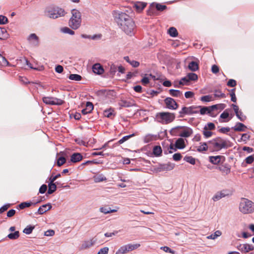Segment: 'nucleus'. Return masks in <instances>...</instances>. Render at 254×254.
I'll list each match as a JSON object with an SVG mask.
<instances>
[{"label": "nucleus", "instance_id": "nucleus-1", "mask_svg": "<svg viewBox=\"0 0 254 254\" xmlns=\"http://www.w3.org/2000/svg\"><path fill=\"white\" fill-rule=\"evenodd\" d=\"M209 150L212 151H219L222 149H228L233 146L230 140L221 137H217L208 141Z\"/></svg>", "mask_w": 254, "mask_h": 254}, {"label": "nucleus", "instance_id": "nucleus-2", "mask_svg": "<svg viewBox=\"0 0 254 254\" xmlns=\"http://www.w3.org/2000/svg\"><path fill=\"white\" fill-rule=\"evenodd\" d=\"M175 119V114L170 112H159L156 113L155 121L162 125L169 124Z\"/></svg>", "mask_w": 254, "mask_h": 254}, {"label": "nucleus", "instance_id": "nucleus-3", "mask_svg": "<svg viewBox=\"0 0 254 254\" xmlns=\"http://www.w3.org/2000/svg\"><path fill=\"white\" fill-rule=\"evenodd\" d=\"M72 16L69 21V25L73 29H78L81 23V14L79 11L73 9L71 10Z\"/></svg>", "mask_w": 254, "mask_h": 254}, {"label": "nucleus", "instance_id": "nucleus-4", "mask_svg": "<svg viewBox=\"0 0 254 254\" xmlns=\"http://www.w3.org/2000/svg\"><path fill=\"white\" fill-rule=\"evenodd\" d=\"M113 15L115 20L119 26L123 25V24L125 23L126 21L128 22V24H132V18L125 12L120 11H114ZM129 25L131 26V25Z\"/></svg>", "mask_w": 254, "mask_h": 254}, {"label": "nucleus", "instance_id": "nucleus-5", "mask_svg": "<svg viewBox=\"0 0 254 254\" xmlns=\"http://www.w3.org/2000/svg\"><path fill=\"white\" fill-rule=\"evenodd\" d=\"M239 210L243 214L251 213L254 211V204L249 199L242 198L239 204Z\"/></svg>", "mask_w": 254, "mask_h": 254}, {"label": "nucleus", "instance_id": "nucleus-6", "mask_svg": "<svg viewBox=\"0 0 254 254\" xmlns=\"http://www.w3.org/2000/svg\"><path fill=\"white\" fill-rule=\"evenodd\" d=\"M46 12L48 16L53 19H56L64 16L65 12L64 10L58 6H54L48 8Z\"/></svg>", "mask_w": 254, "mask_h": 254}, {"label": "nucleus", "instance_id": "nucleus-7", "mask_svg": "<svg viewBox=\"0 0 254 254\" xmlns=\"http://www.w3.org/2000/svg\"><path fill=\"white\" fill-rule=\"evenodd\" d=\"M139 244H128L121 247L115 254H126L140 247Z\"/></svg>", "mask_w": 254, "mask_h": 254}, {"label": "nucleus", "instance_id": "nucleus-8", "mask_svg": "<svg viewBox=\"0 0 254 254\" xmlns=\"http://www.w3.org/2000/svg\"><path fill=\"white\" fill-rule=\"evenodd\" d=\"M199 108H201L200 106H191L189 107H184L182 110L179 111V118H183L185 115H192L194 114H197L199 112L197 110Z\"/></svg>", "mask_w": 254, "mask_h": 254}, {"label": "nucleus", "instance_id": "nucleus-9", "mask_svg": "<svg viewBox=\"0 0 254 254\" xmlns=\"http://www.w3.org/2000/svg\"><path fill=\"white\" fill-rule=\"evenodd\" d=\"M42 100L43 102L50 105H62L64 103V101L54 97H44Z\"/></svg>", "mask_w": 254, "mask_h": 254}, {"label": "nucleus", "instance_id": "nucleus-10", "mask_svg": "<svg viewBox=\"0 0 254 254\" xmlns=\"http://www.w3.org/2000/svg\"><path fill=\"white\" fill-rule=\"evenodd\" d=\"M155 8L157 10L163 11L167 8L165 5H162L160 3L154 4L152 3L150 4L149 8L147 11V14L149 15H153L155 12Z\"/></svg>", "mask_w": 254, "mask_h": 254}, {"label": "nucleus", "instance_id": "nucleus-11", "mask_svg": "<svg viewBox=\"0 0 254 254\" xmlns=\"http://www.w3.org/2000/svg\"><path fill=\"white\" fill-rule=\"evenodd\" d=\"M129 25H131V26L129 25L128 22L126 21L125 23L123 24V25H121L119 27L127 34L131 36L134 34L133 31L135 28V24L132 19V24Z\"/></svg>", "mask_w": 254, "mask_h": 254}, {"label": "nucleus", "instance_id": "nucleus-12", "mask_svg": "<svg viewBox=\"0 0 254 254\" xmlns=\"http://www.w3.org/2000/svg\"><path fill=\"white\" fill-rule=\"evenodd\" d=\"M165 103L168 109L171 110H176L178 108V105L175 100L171 98L167 97L164 100Z\"/></svg>", "mask_w": 254, "mask_h": 254}, {"label": "nucleus", "instance_id": "nucleus-13", "mask_svg": "<svg viewBox=\"0 0 254 254\" xmlns=\"http://www.w3.org/2000/svg\"><path fill=\"white\" fill-rule=\"evenodd\" d=\"M120 109L125 107H130L136 106V104L133 100H121L118 103Z\"/></svg>", "mask_w": 254, "mask_h": 254}, {"label": "nucleus", "instance_id": "nucleus-14", "mask_svg": "<svg viewBox=\"0 0 254 254\" xmlns=\"http://www.w3.org/2000/svg\"><path fill=\"white\" fill-rule=\"evenodd\" d=\"M237 248L242 253H247L254 250L253 245L249 244H240Z\"/></svg>", "mask_w": 254, "mask_h": 254}, {"label": "nucleus", "instance_id": "nucleus-15", "mask_svg": "<svg viewBox=\"0 0 254 254\" xmlns=\"http://www.w3.org/2000/svg\"><path fill=\"white\" fill-rule=\"evenodd\" d=\"M216 169L225 175H228L231 171V167L228 164H221L217 167Z\"/></svg>", "mask_w": 254, "mask_h": 254}, {"label": "nucleus", "instance_id": "nucleus-16", "mask_svg": "<svg viewBox=\"0 0 254 254\" xmlns=\"http://www.w3.org/2000/svg\"><path fill=\"white\" fill-rule=\"evenodd\" d=\"M193 133L192 129L189 127H185L181 129V132L180 136L182 137H188Z\"/></svg>", "mask_w": 254, "mask_h": 254}, {"label": "nucleus", "instance_id": "nucleus-17", "mask_svg": "<svg viewBox=\"0 0 254 254\" xmlns=\"http://www.w3.org/2000/svg\"><path fill=\"white\" fill-rule=\"evenodd\" d=\"M93 71L97 74H102L104 72V69L103 66L99 63H96L93 64L92 66Z\"/></svg>", "mask_w": 254, "mask_h": 254}, {"label": "nucleus", "instance_id": "nucleus-18", "mask_svg": "<svg viewBox=\"0 0 254 254\" xmlns=\"http://www.w3.org/2000/svg\"><path fill=\"white\" fill-rule=\"evenodd\" d=\"M27 40L33 45L37 46L39 45V38L34 33L31 34L28 37Z\"/></svg>", "mask_w": 254, "mask_h": 254}, {"label": "nucleus", "instance_id": "nucleus-19", "mask_svg": "<svg viewBox=\"0 0 254 254\" xmlns=\"http://www.w3.org/2000/svg\"><path fill=\"white\" fill-rule=\"evenodd\" d=\"M52 205L50 203L44 204L39 208L37 213L40 215L43 214L47 211L50 210L52 208Z\"/></svg>", "mask_w": 254, "mask_h": 254}, {"label": "nucleus", "instance_id": "nucleus-20", "mask_svg": "<svg viewBox=\"0 0 254 254\" xmlns=\"http://www.w3.org/2000/svg\"><path fill=\"white\" fill-rule=\"evenodd\" d=\"M227 195L228 194L226 193V190H223L216 193L213 196L212 199L214 201H217Z\"/></svg>", "mask_w": 254, "mask_h": 254}, {"label": "nucleus", "instance_id": "nucleus-21", "mask_svg": "<svg viewBox=\"0 0 254 254\" xmlns=\"http://www.w3.org/2000/svg\"><path fill=\"white\" fill-rule=\"evenodd\" d=\"M175 166V164L174 163L171 162H168L166 164H163L160 165V169L162 171H170L173 170Z\"/></svg>", "mask_w": 254, "mask_h": 254}, {"label": "nucleus", "instance_id": "nucleus-22", "mask_svg": "<svg viewBox=\"0 0 254 254\" xmlns=\"http://www.w3.org/2000/svg\"><path fill=\"white\" fill-rule=\"evenodd\" d=\"M183 127H185V126H178L172 128L170 131V133L172 136H180V134L181 132V129H182Z\"/></svg>", "mask_w": 254, "mask_h": 254}, {"label": "nucleus", "instance_id": "nucleus-23", "mask_svg": "<svg viewBox=\"0 0 254 254\" xmlns=\"http://www.w3.org/2000/svg\"><path fill=\"white\" fill-rule=\"evenodd\" d=\"M95 242L96 240H94L93 238L90 239V240L85 241L83 242L81 246V248L83 250L89 248L95 243Z\"/></svg>", "mask_w": 254, "mask_h": 254}, {"label": "nucleus", "instance_id": "nucleus-24", "mask_svg": "<svg viewBox=\"0 0 254 254\" xmlns=\"http://www.w3.org/2000/svg\"><path fill=\"white\" fill-rule=\"evenodd\" d=\"M93 105L90 102H87L86 104V108L82 110L81 112L83 115H86L91 112L93 109Z\"/></svg>", "mask_w": 254, "mask_h": 254}, {"label": "nucleus", "instance_id": "nucleus-25", "mask_svg": "<svg viewBox=\"0 0 254 254\" xmlns=\"http://www.w3.org/2000/svg\"><path fill=\"white\" fill-rule=\"evenodd\" d=\"M83 158L82 155L79 153H74L70 157V161L73 163L78 162Z\"/></svg>", "mask_w": 254, "mask_h": 254}, {"label": "nucleus", "instance_id": "nucleus-26", "mask_svg": "<svg viewBox=\"0 0 254 254\" xmlns=\"http://www.w3.org/2000/svg\"><path fill=\"white\" fill-rule=\"evenodd\" d=\"M247 128L244 124L238 122L236 123L235 127H232V129L236 131H245Z\"/></svg>", "mask_w": 254, "mask_h": 254}, {"label": "nucleus", "instance_id": "nucleus-27", "mask_svg": "<svg viewBox=\"0 0 254 254\" xmlns=\"http://www.w3.org/2000/svg\"><path fill=\"white\" fill-rule=\"evenodd\" d=\"M57 185H59V182H57L56 183H52L50 182L48 184V190L47 191V193L49 194H51L57 190Z\"/></svg>", "mask_w": 254, "mask_h": 254}, {"label": "nucleus", "instance_id": "nucleus-28", "mask_svg": "<svg viewBox=\"0 0 254 254\" xmlns=\"http://www.w3.org/2000/svg\"><path fill=\"white\" fill-rule=\"evenodd\" d=\"M157 139V135L148 134H146L144 137L143 141L145 143H148L153 140H156Z\"/></svg>", "mask_w": 254, "mask_h": 254}, {"label": "nucleus", "instance_id": "nucleus-29", "mask_svg": "<svg viewBox=\"0 0 254 254\" xmlns=\"http://www.w3.org/2000/svg\"><path fill=\"white\" fill-rule=\"evenodd\" d=\"M175 147L177 149H182L186 147L184 139L182 138H178L175 142Z\"/></svg>", "mask_w": 254, "mask_h": 254}, {"label": "nucleus", "instance_id": "nucleus-30", "mask_svg": "<svg viewBox=\"0 0 254 254\" xmlns=\"http://www.w3.org/2000/svg\"><path fill=\"white\" fill-rule=\"evenodd\" d=\"M200 109V113L201 115H204L205 114H209L212 117H214V115H213L211 114L212 110L210 108V107H201V108H199Z\"/></svg>", "mask_w": 254, "mask_h": 254}, {"label": "nucleus", "instance_id": "nucleus-31", "mask_svg": "<svg viewBox=\"0 0 254 254\" xmlns=\"http://www.w3.org/2000/svg\"><path fill=\"white\" fill-rule=\"evenodd\" d=\"M222 158H224V157L220 155L216 156H209V160L211 163L216 165L220 162L221 159Z\"/></svg>", "mask_w": 254, "mask_h": 254}, {"label": "nucleus", "instance_id": "nucleus-32", "mask_svg": "<svg viewBox=\"0 0 254 254\" xmlns=\"http://www.w3.org/2000/svg\"><path fill=\"white\" fill-rule=\"evenodd\" d=\"M189 69L192 71H195L198 69V64L194 61L190 62L188 65Z\"/></svg>", "mask_w": 254, "mask_h": 254}, {"label": "nucleus", "instance_id": "nucleus-33", "mask_svg": "<svg viewBox=\"0 0 254 254\" xmlns=\"http://www.w3.org/2000/svg\"><path fill=\"white\" fill-rule=\"evenodd\" d=\"M9 34H8L5 28L0 27V39L5 40L8 38Z\"/></svg>", "mask_w": 254, "mask_h": 254}, {"label": "nucleus", "instance_id": "nucleus-34", "mask_svg": "<svg viewBox=\"0 0 254 254\" xmlns=\"http://www.w3.org/2000/svg\"><path fill=\"white\" fill-rule=\"evenodd\" d=\"M124 59L133 67H137L139 65V63L138 62L134 60H130L128 56H126Z\"/></svg>", "mask_w": 254, "mask_h": 254}, {"label": "nucleus", "instance_id": "nucleus-35", "mask_svg": "<svg viewBox=\"0 0 254 254\" xmlns=\"http://www.w3.org/2000/svg\"><path fill=\"white\" fill-rule=\"evenodd\" d=\"M146 5V3L142 2H137L134 4V7L135 8L137 11L140 12L145 8Z\"/></svg>", "mask_w": 254, "mask_h": 254}, {"label": "nucleus", "instance_id": "nucleus-36", "mask_svg": "<svg viewBox=\"0 0 254 254\" xmlns=\"http://www.w3.org/2000/svg\"><path fill=\"white\" fill-rule=\"evenodd\" d=\"M201 145H200L197 148V151L198 152H202L204 151H206L208 149H209V144L208 142H201Z\"/></svg>", "mask_w": 254, "mask_h": 254}, {"label": "nucleus", "instance_id": "nucleus-37", "mask_svg": "<svg viewBox=\"0 0 254 254\" xmlns=\"http://www.w3.org/2000/svg\"><path fill=\"white\" fill-rule=\"evenodd\" d=\"M169 93L175 97H180L183 95L182 92L179 90L170 89Z\"/></svg>", "mask_w": 254, "mask_h": 254}, {"label": "nucleus", "instance_id": "nucleus-38", "mask_svg": "<svg viewBox=\"0 0 254 254\" xmlns=\"http://www.w3.org/2000/svg\"><path fill=\"white\" fill-rule=\"evenodd\" d=\"M104 115L107 118H110L112 117V116H115V114L114 109L110 108L105 110L104 111Z\"/></svg>", "mask_w": 254, "mask_h": 254}, {"label": "nucleus", "instance_id": "nucleus-39", "mask_svg": "<svg viewBox=\"0 0 254 254\" xmlns=\"http://www.w3.org/2000/svg\"><path fill=\"white\" fill-rule=\"evenodd\" d=\"M162 151L160 146H155L153 149V154L155 156H160L162 154Z\"/></svg>", "mask_w": 254, "mask_h": 254}, {"label": "nucleus", "instance_id": "nucleus-40", "mask_svg": "<svg viewBox=\"0 0 254 254\" xmlns=\"http://www.w3.org/2000/svg\"><path fill=\"white\" fill-rule=\"evenodd\" d=\"M225 107H226V105L225 104H222V103L216 104V105H214L210 106V108L212 110V112L215 109L222 110L224 109H225Z\"/></svg>", "mask_w": 254, "mask_h": 254}, {"label": "nucleus", "instance_id": "nucleus-41", "mask_svg": "<svg viewBox=\"0 0 254 254\" xmlns=\"http://www.w3.org/2000/svg\"><path fill=\"white\" fill-rule=\"evenodd\" d=\"M187 78L190 81H196L198 79V76L196 74L190 72L187 74Z\"/></svg>", "mask_w": 254, "mask_h": 254}, {"label": "nucleus", "instance_id": "nucleus-42", "mask_svg": "<svg viewBox=\"0 0 254 254\" xmlns=\"http://www.w3.org/2000/svg\"><path fill=\"white\" fill-rule=\"evenodd\" d=\"M214 96L215 98H226V95L222 93L220 90L216 89L214 90Z\"/></svg>", "mask_w": 254, "mask_h": 254}, {"label": "nucleus", "instance_id": "nucleus-43", "mask_svg": "<svg viewBox=\"0 0 254 254\" xmlns=\"http://www.w3.org/2000/svg\"><path fill=\"white\" fill-rule=\"evenodd\" d=\"M7 237L10 240H16L19 237V232L18 231H15L14 233L9 234Z\"/></svg>", "mask_w": 254, "mask_h": 254}, {"label": "nucleus", "instance_id": "nucleus-44", "mask_svg": "<svg viewBox=\"0 0 254 254\" xmlns=\"http://www.w3.org/2000/svg\"><path fill=\"white\" fill-rule=\"evenodd\" d=\"M221 234H222L221 232L219 230H217V231H215L213 234L207 236V238L208 239L215 240L218 237L221 236Z\"/></svg>", "mask_w": 254, "mask_h": 254}, {"label": "nucleus", "instance_id": "nucleus-45", "mask_svg": "<svg viewBox=\"0 0 254 254\" xmlns=\"http://www.w3.org/2000/svg\"><path fill=\"white\" fill-rule=\"evenodd\" d=\"M168 32L169 35L172 37H176L178 34L176 28L174 27H170L168 30Z\"/></svg>", "mask_w": 254, "mask_h": 254}, {"label": "nucleus", "instance_id": "nucleus-46", "mask_svg": "<svg viewBox=\"0 0 254 254\" xmlns=\"http://www.w3.org/2000/svg\"><path fill=\"white\" fill-rule=\"evenodd\" d=\"M184 160L191 165H194L195 164V159L191 156H186L184 158Z\"/></svg>", "mask_w": 254, "mask_h": 254}, {"label": "nucleus", "instance_id": "nucleus-47", "mask_svg": "<svg viewBox=\"0 0 254 254\" xmlns=\"http://www.w3.org/2000/svg\"><path fill=\"white\" fill-rule=\"evenodd\" d=\"M94 181L96 183L103 182V181H106L107 180L106 178L102 174H100L99 175L95 176L94 177Z\"/></svg>", "mask_w": 254, "mask_h": 254}, {"label": "nucleus", "instance_id": "nucleus-48", "mask_svg": "<svg viewBox=\"0 0 254 254\" xmlns=\"http://www.w3.org/2000/svg\"><path fill=\"white\" fill-rule=\"evenodd\" d=\"M68 78L71 80L80 81L82 79V77L77 74H71L68 76Z\"/></svg>", "mask_w": 254, "mask_h": 254}, {"label": "nucleus", "instance_id": "nucleus-49", "mask_svg": "<svg viewBox=\"0 0 254 254\" xmlns=\"http://www.w3.org/2000/svg\"><path fill=\"white\" fill-rule=\"evenodd\" d=\"M34 228V226L28 225L25 229H24L23 232L27 235L30 234Z\"/></svg>", "mask_w": 254, "mask_h": 254}, {"label": "nucleus", "instance_id": "nucleus-50", "mask_svg": "<svg viewBox=\"0 0 254 254\" xmlns=\"http://www.w3.org/2000/svg\"><path fill=\"white\" fill-rule=\"evenodd\" d=\"M9 64V62L2 55L0 56V66H5Z\"/></svg>", "mask_w": 254, "mask_h": 254}, {"label": "nucleus", "instance_id": "nucleus-51", "mask_svg": "<svg viewBox=\"0 0 254 254\" xmlns=\"http://www.w3.org/2000/svg\"><path fill=\"white\" fill-rule=\"evenodd\" d=\"M61 31L62 32L64 33L68 34L71 35H73L74 34V32L67 27H64L61 28Z\"/></svg>", "mask_w": 254, "mask_h": 254}, {"label": "nucleus", "instance_id": "nucleus-52", "mask_svg": "<svg viewBox=\"0 0 254 254\" xmlns=\"http://www.w3.org/2000/svg\"><path fill=\"white\" fill-rule=\"evenodd\" d=\"M230 131V128L229 127H222L219 129L218 131L221 133L226 134L231 136H232L231 134H228V133Z\"/></svg>", "mask_w": 254, "mask_h": 254}, {"label": "nucleus", "instance_id": "nucleus-53", "mask_svg": "<svg viewBox=\"0 0 254 254\" xmlns=\"http://www.w3.org/2000/svg\"><path fill=\"white\" fill-rule=\"evenodd\" d=\"M32 203L30 202H23L18 205V207L19 209H22L26 207H30Z\"/></svg>", "mask_w": 254, "mask_h": 254}, {"label": "nucleus", "instance_id": "nucleus-54", "mask_svg": "<svg viewBox=\"0 0 254 254\" xmlns=\"http://www.w3.org/2000/svg\"><path fill=\"white\" fill-rule=\"evenodd\" d=\"M215 128V125L212 123H208L204 127L203 129L205 130H212Z\"/></svg>", "mask_w": 254, "mask_h": 254}, {"label": "nucleus", "instance_id": "nucleus-55", "mask_svg": "<svg viewBox=\"0 0 254 254\" xmlns=\"http://www.w3.org/2000/svg\"><path fill=\"white\" fill-rule=\"evenodd\" d=\"M134 135V134L133 133V134H130V135L125 136L123 137H122L121 139H120L118 141V143L119 144H121L123 143L125 141H126L127 140H128L131 137L133 136Z\"/></svg>", "mask_w": 254, "mask_h": 254}, {"label": "nucleus", "instance_id": "nucleus-56", "mask_svg": "<svg viewBox=\"0 0 254 254\" xmlns=\"http://www.w3.org/2000/svg\"><path fill=\"white\" fill-rule=\"evenodd\" d=\"M117 70V67L116 66V65L114 64H112L110 66L109 70L110 75H111L112 76H114Z\"/></svg>", "mask_w": 254, "mask_h": 254}, {"label": "nucleus", "instance_id": "nucleus-57", "mask_svg": "<svg viewBox=\"0 0 254 254\" xmlns=\"http://www.w3.org/2000/svg\"><path fill=\"white\" fill-rule=\"evenodd\" d=\"M237 117L242 122H244L246 120V116L243 115V112L240 111L238 112V114H236Z\"/></svg>", "mask_w": 254, "mask_h": 254}, {"label": "nucleus", "instance_id": "nucleus-58", "mask_svg": "<svg viewBox=\"0 0 254 254\" xmlns=\"http://www.w3.org/2000/svg\"><path fill=\"white\" fill-rule=\"evenodd\" d=\"M203 134L204 135V137L205 138H208L209 137H210L213 135V132L211 131L210 130H205L203 129V130L202 131Z\"/></svg>", "mask_w": 254, "mask_h": 254}, {"label": "nucleus", "instance_id": "nucleus-59", "mask_svg": "<svg viewBox=\"0 0 254 254\" xmlns=\"http://www.w3.org/2000/svg\"><path fill=\"white\" fill-rule=\"evenodd\" d=\"M200 100L203 102H209L212 100V97L210 95H205L200 98Z\"/></svg>", "mask_w": 254, "mask_h": 254}, {"label": "nucleus", "instance_id": "nucleus-60", "mask_svg": "<svg viewBox=\"0 0 254 254\" xmlns=\"http://www.w3.org/2000/svg\"><path fill=\"white\" fill-rule=\"evenodd\" d=\"M8 22L7 18L2 15H0V24H5Z\"/></svg>", "mask_w": 254, "mask_h": 254}, {"label": "nucleus", "instance_id": "nucleus-61", "mask_svg": "<svg viewBox=\"0 0 254 254\" xmlns=\"http://www.w3.org/2000/svg\"><path fill=\"white\" fill-rule=\"evenodd\" d=\"M65 161L66 160L64 157H60L57 161V165L59 166H61L65 163Z\"/></svg>", "mask_w": 254, "mask_h": 254}, {"label": "nucleus", "instance_id": "nucleus-62", "mask_svg": "<svg viewBox=\"0 0 254 254\" xmlns=\"http://www.w3.org/2000/svg\"><path fill=\"white\" fill-rule=\"evenodd\" d=\"M236 84H237L236 81L235 80L232 79H230L227 83V86L231 87H235L236 85Z\"/></svg>", "mask_w": 254, "mask_h": 254}, {"label": "nucleus", "instance_id": "nucleus-63", "mask_svg": "<svg viewBox=\"0 0 254 254\" xmlns=\"http://www.w3.org/2000/svg\"><path fill=\"white\" fill-rule=\"evenodd\" d=\"M182 157V156L180 153H175L173 156V160L176 161H180Z\"/></svg>", "mask_w": 254, "mask_h": 254}, {"label": "nucleus", "instance_id": "nucleus-64", "mask_svg": "<svg viewBox=\"0 0 254 254\" xmlns=\"http://www.w3.org/2000/svg\"><path fill=\"white\" fill-rule=\"evenodd\" d=\"M109 248L108 247H104L100 250L97 254H108Z\"/></svg>", "mask_w": 254, "mask_h": 254}]
</instances>
